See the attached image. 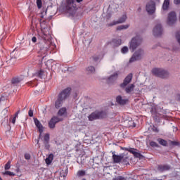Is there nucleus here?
I'll use <instances>...</instances> for the list:
<instances>
[{"label":"nucleus","instance_id":"47","mask_svg":"<svg viewBox=\"0 0 180 180\" xmlns=\"http://www.w3.org/2000/svg\"><path fill=\"white\" fill-rule=\"evenodd\" d=\"M174 3L175 4V5H179L180 4V0H174Z\"/></svg>","mask_w":180,"mask_h":180},{"label":"nucleus","instance_id":"26","mask_svg":"<svg viewBox=\"0 0 180 180\" xmlns=\"http://www.w3.org/2000/svg\"><path fill=\"white\" fill-rule=\"evenodd\" d=\"M123 150H125V151H129V153H131V154H133V155H134L135 153L138 151V150L134 148H124Z\"/></svg>","mask_w":180,"mask_h":180},{"label":"nucleus","instance_id":"5","mask_svg":"<svg viewBox=\"0 0 180 180\" xmlns=\"http://www.w3.org/2000/svg\"><path fill=\"white\" fill-rule=\"evenodd\" d=\"M141 44V39L139 37H135L132 38L130 44H129V50L133 53L139 46Z\"/></svg>","mask_w":180,"mask_h":180},{"label":"nucleus","instance_id":"12","mask_svg":"<svg viewBox=\"0 0 180 180\" xmlns=\"http://www.w3.org/2000/svg\"><path fill=\"white\" fill-rule=\"evenodd\" d=\"M175 22H176V14L175 12L172 11L168 15L167 25H169V26H172Z\"/></svg>","mask_w":180,"mask_h":180},{"label":"nucleus","instance_id":"18","mask_svg":"<svg viewBox=\"0 0 180 180\" xmlns=\"http://www.w3.org/2000/svg\"><path fill=\"white\" fill-rule=\"evenodd\" d=\"M158 169L160 172H165V171H169V169H171V166L169 165H160L158 167Z\"/></svg>","mask_w":180,"mask_h":180},{"label":"nucleus","instance_id":"14","mask_svg":"<svg viewBox=\"0 0 180 180\" xmlns=\"http://www.w3.org/2000/svg\"><path fill=\"white\" fill-rule=\"evenodd\" d=\"M162 26L161 24H158L153 29V34L155 37L161 36V34H162Z\"/></svg>","mask_w":180,"mask_h":180},{"label":"nucleus","instance_id":"36","mask_svg":"<svg viewBox=\"0 0 180 180\" xmlns=\"http://www.w3.org/2000/svg\"><path fill=\"white\" fill-rule=\"evenodd\" d=\"M4 169L6 171H8V169H11V161L8 160L7 163L4 166Z\"/></svg>","mask_w":180,"mask_h":180},{"label":"nucleus","instance_id":"40","mask_svg":"<svg viewBox=\"0 0 180 180\" xmlns=\"http://www.w3.org/2000/svg\"><path fill=\"white\" fill-rule=\"evenodd\" d=\"M91 58L93 59V61H98L99 60V56L98 55H94Z\"/></svg>","mask_w":180,"mask_h":180},{"label":"nucleus","instance_id":"59","mask_svg":"<svg viewBox=\"0 0 180 180\" xmlns=\"http://www.w3.org/2000/svg\"><path fill=\"white\" fill-rule=\"evenodd\" d=\"M0 102H1V99H0Z\"/></svg>","mask_w":180,"mask_h":180},{"label":"nucleus","instance_id":"29","mask_svg":"<svg viewBox=\"0 0 180 180\" xmlns=\"http://www.w3.org/2000/svg\"><path fill=\"white\" fill-rule=\"evenodd\" d=\"M130 25H122L117 27V30H124V29H129Z\"/></svg>","mask_w":180,"mask_h":180},{"label":"nucleus","instance_id":"1","mask_svg":"<svg viewBox=\"0 0 180 180\" xmlns=\"http://www.w3.org/2000/svg\"><path fill=\"white\" fill-rule=\"evenodd\" d=\"M61 12L63 13H68L70 16H75L77 13V4H75V0H66L65 2H63L59 8Z\"/></svg>","mask_w":180,"mask_h":180},{"label":"nucleus","instance_id":"37","mask_svg":"<svg viewBox=\"0 0 180 180\" xmlns=\"http://www.w3.org/2000/svg\"><path fill=\"white\" fill-rule=\"evenodd\" d=\"M42 5H43V3L41 2V0H37V6L38 9H41Z\"/></svg>","mask_w":180,"mask_h":180},{"label":"nucleus","instance_id":"54","mask_svg":"<svg viewBox=\"0 0 180 180\" xmlns=\"http://www.w3.org/2000/svg\"><path fill=\"white\" fill-rule=\"evenodd\" d=\"M0 180H4V179H2V177H1V176H0Z\"/></svg>","mask_w":180,"mask_h":180},{"label":"nucleus","instance_id":"35","mask_svg":"<svg viewBox=\"0 0 180 180\" xmlns=\"http://www.w3.org/2000/svg\"><path fill=\"white\" fill-rule=\"evenodd\" d=\"M150 147H156V148H158V147H160V145H158L157 142L153 141L150 142Z\"/></svg>","mask_w":180,"mask_h":180},{"label":"nucleus","instance_id":"34","mask_svg":"<svg viewBox=\"0 0 180 180\" xmlns=\"http://www.w3.org/2000/svg\"><path fill=\"white\" fill-rule=\"evenodd\" d=\"M3 175H8L9 176H15V173L10 172V171H6L5 172H3Z\"/></svg>","mask_w":180,"mask_h":180},{"label":"nucleus","instance_id":"6","mask_svg":"<svg viewBox=\"0 0 180 180\" xmlns=\"http://www.w3.org/2000/svg\"><path fill=\"white\" fill-rule=\"evenodd\" d=\"M105 116L106 114L103 111H95L89 116V120L92 122L93 120H96L98 119H103Z\"/></svg>","mask_w":180,"mask_h":180},{"label":"nucleus","instance_id":"51","mask_svg":"<svg viewBox=\"0 0 180 180\" xmlns=\"http://www.w3.org/2000/svg\"><path fill=\"white\" fill-rule=\"evenodd\" d=\"M82 1H84V0H76V2H77L78 4H79L80 2H82Z\"/></svg>","mask_w":180,"mask_h":180},{"label":"nucleus","instance_id":"57","mask_svg":"<svg viewBox=\"0 0 180 180\" xmlns=\"http://www.w3.org/2000/svg\"><path fill=\"white\" fill-rule=\"evenodd\" d=\"M37 144H39V140L37 141Z\"/></svg>","mask_w":180,"mask_h":180},{"label":"nucleus","instance_id":"2","mask_svg":"<svg viewBox=\"0 0 180 180\" xmlns=\"http://www.w3.org/2000/svg\"><path fill=\"white\" fill-rule=\"evenodd\" d=\"M71 95V87H68L60 91L58 96L57 99L55 101V108L56 109H60L61 106H63V103H64V101L67 99V98L70 97Z\"/></svg>","mask_w":180,"mask_h":180},{"label":"nucleus","instance_id":"28","mask_svg":"<svg viewBox=\"0 0 180 180\" xmlns=\"http://www.w3.org/2000/svg\"><path fill=\"white\" fill-rule=\"evenodd\" d=\"M67 113V108H60L58 112V116H63V115H65Z\"/></svg>","mask_w":180,"mask_h":180},{"label":"nucleus","instance_id":"9","mask_svg":"<svg viewBox=\"0 0 180 180\" xmlns=\"http://www.w3.org/2000/svg\"><path fill=\"white\" fill-rule=\"evenodd\" d=\"M131 79H133V74L129 73L124 79L123 82L120 84V88L124 89L130 82H131Z\"/></svg>","mask_w":180,"mask_h":180},{"label":"nucleus","instance_id":"38","mask_svg":"<svg viewBox=\"0 0 180 180\" xmlns=\"http://www.w3.org/2000/svg\"><path fill=\"white\" fill-rule=\"evenodd\" d=\"M113 43H115V44H116V46H120V44H122V39H114Z\"/></svg>","mask_w":180,"mask_h":180},{"label":"nucleus","instance_id":"27","mask_svg":"<svg viewBox=\"0 0 180 180\" xmlns=\"http://www.w3.org/2000/svg\"><path fill=\"white\" fill-rule=\"evenodd\" d=\"M168 8H169V0H165L162 5V9L163 11H167Z\"/></svg>","mask_w":180,"mask_h":180},{"label":"nucleus","instance_id":"56","mask_svg":"<svg viewBox=\"0 0 180 180\" xmlns=\"http://www.w3.org/2000/svg\"><path fill=\"white\" fill-rule=\"evenodd\" d=\"M141 8H139V11H141Z\"/></svg>","mask_w":180,"mask_h":180},{"label":"nucleus","instance_id":"44","mask_svg":"<svg viewBox=\"0 0 180 180\" xmlns=\"http://www.w3.org/2000/svg\"><path fill=\"white\" fill-rule=\"evenodd\" d=\"M32 43H36V41H37V38L36 37H33L32 38Z\"/></svg>","mask_w":180,"mask_h":180},{"label":"nucleus","instance_id":"48","mask_svg":"<svg viewBox=\"0 0 180 180\" xmlns=\"http://www.w3.org/2000/svg\"><path fill=\"white\" fill-rule=\"evenodd\" d=\"M43 13H44V12H42L41 14V19H45L46 20V18H44V15H43Z\"/></svg>","mask_w":180,"mask_h":180},{"label":"nucleus","instance_id":"58","mask_svg":"<svg viewBox=\"0 0 180 180\" xmlns=\"http://www.w3.org/2000/svg\"><path fill=\"white\" fill-rule=\"evenodd\" d=\"M156 1H160V0H156Z\"/></svg>","mask_w":180,"mask_h":180},{"label":"nucleus","instance_id":"24","mask_svg":"<svg viewBox=\"0 0 180 180\" xmlns=\"http://www.w3.org/2000/svg\"><path fill=\"white\" fill-rule=\"evenodd\" d=\"M169 143V146L171 147H180V142L179 141H172V140H168Z\"/></svg>","mask_w":180,"mask_h":180},{"label":"nucleus","instance_id":"4","mask_svg":"<svg viewBox=\"0 0 180 180\" xmlns=\"http://www.w3.org/2000/svg\"><path fill=\"white\" fill-rule=\"evenodd\" d=\"M152 74L155 75V77H158L159 78H167L168 77V72L158 68H155L152 69Z\"/></svg>","mask_w":180,"mask_h":180},{"label":"nucleus","instance_id":"46","mask_svg":"<svg viewBox=\"0 0 180 180\" xmlns=\"http://www.w3.org/2000/svg\"><path fill=\"white\" fill-rule=\"evenodd\" d=\"M19 113H20V110H18V111H17V112L15 113L14 117H15V119H16V117H18Z\"/></svg>","mask_w":180,"mask_h":180},{"label":"nucleus","instance_id":"41","mask_svg":"<svg viewBox=\"0 0 180 180\" xmlns=\"http://www.w3.org/2000/svg\"><path fill=\"white\" fill-rule=\"evenodd\" d=\"M24 158L25 160H30V158H32V156L29 153H25L24 155Z\"/></svg>","mask_w":180,"mask_h":180},{"label":"nucleus","instance_id":"45","mask_svg":"<svg viewBox=\"0 0 180 180\" xmlns=\"http://www.w3.org/2000/svg\"><path fill=\"white\" fill-rule=\"evenodd\" d=\"M11 123H13V124H15V123H16V118L15 117L11 119Z\"/></svg>","mask_w":180,"mask_h":180},{"label":"nucleus","instance_id":"43","mask_svg":"<svg viewBox=\"0 0 180 180\" xmlns=\"http://www.w3.org/2000/svg\"><path fill=\"white\" fill-rule=\"evenodd\" d=\"M28 115H29L30 117H33V110H30L28 111Z\"/></svg>","mask_w":180,"mask_h":180},{"label":"nucleus","instance_id":"39","mask_svg":"<svg viewBox=\"0 0 180 180\" xmlns=\"http://www.w3.org/2000/svg\"><path fill=\"white\" fill-rule=\"evenodd\" d=\"M122 53L123 54H126V53H127V51H129V48H127V46H124L122 50H121Z\"/></svg>","mask_w":180,"mask_h":180},{"label":"nucleus","instance_id":"3","mask_svg":"<svg viewBox=\"0 0 180 180\" xmlns=\"http://www.w3.org/2000/svg\"><path fill=\"white\" fill-rule=\"evenodd\" d=\"M38 47H39V54L43 58L47 56V52L49 51V49H50V45H49L46 41H43L42 42H39L38 44Z\"/></svg>","mask_w":180,"mask_h":180},{"label":"nucleus","instance_id":"22","mask_svg":"<svg viewBox=\"0 0 180 180\" xmlns=\"http://www.w3.org/2000/svg\"><path fill=\"white\" fill-rule=\"evenodd\" d=\"M54 158V155L53 153H51L48 158H46L45 162L47 165H50L51 162H53V160Z\"/></svg>","mask_w":180,"mask_h":180},{"label":"nucleus","instance_id":"21","mask_svg":"<svg viewBox=\"0 0 180 180\" xmlns=\"http://www.w3.org/2000/svg\"><path fill=\"white\" fill-rule=\"evenodd\" d=\"M117 73H114L108 79V84H112V82H115V81L117 79Z\"/></svg>","mask_w":180,"mask_h":180},{"label":"nucleus","instance_id":"19","mask_svg":"<svg viewBox=\"0 0 180 180\" xmlns=\"http://www.w3.org/2000/svg\"><path fill=\"white\" fill-rule=\"evenodd\" d=\"M135 85L133 84H131L127 86H125V88H124L126 94H131V92H133V91H134V88H135Z\"/></svg>","mask_w":180,"mask_h":180},{"label":"nucleus","instance_id":"17","mask_svg":"<svg viewBox=\"0 0 180 180\" xmlns=\"http://www.w3.org/2000/svg\"><path fill=\"white\" fill-rule=\"evenodd\" d=\"M23 81V78L19 77H14L11 79V84L13 86H17L18 84H20Z\"/></svg>","mask_w":180,"mask_h":180},{"label":"nucleus","instance_id":"15","mask_svg":"<svg viewBox=\"0 0 180 180\" xmlns=\"http://www.w3.org/2000/svg\"><path fill=\"white\" fill-rule=\"evenodd\" d=\"M34 122L35 126H36V127H37L38 131L39 133V139H41V134H43V125L41 124V123L40 122V121H39V120L37 118H34Z\"/></svg>","mask_w":180,"mask_h":180},{"label":"nucleus","instance_id":"53","mask_svg":"<svg viewBox=\"0 0 180 180\" xmlns=\"http://www.w3.org/2000/svg\"><path fill=\"white\" fill-rule=\"evenodd\" d=\"M153 119L156 120V119H157V117H153Z\"/></svg>","mask_w":180,"mask_h":180},{"label":"nucleus","instance_id":"8","mask_svg":"<svg viewBox=\"0 0 180 180\" xmlns=\"http://www.w3.org/2000/svg\"><path fill=\"white\" fill-rule=\"evenodd\" d=\"M63 118H60L57 116L52 117L48 123L49 129H55L56 124L59 122H63Z\"/></svg>","mask_w":180,"mask_h":180},{"label":"nucleus","instance_id":"30","mask_svg":"<svg viewBox=\"0 0 180 180\" xmlns=\"http://www.w3.org/2000/svg\"><path fill=\"white\" fill-rule=\"evenodd\" d=\"M36 75L38 78H41V79H43V77H44V72L41 70L36 73Z\"/></svg>","mask_w":180,"mask_h":180},{"label":"nucleus","instance_id":"16","mask_svg":"<svg viewBox=\"0 0 180 180\" xmlns=\"http://www.w3.org/2000/svg\"><path fill=\"white\" fill-rule=\"evenodd\" d=\"M112 160L114 164H119L122 162V159L123 158V154L116 155V152H112Z\"/></svg>","mask_w":180,"mask_h":180},{"label":"nucleus","instance_id":"25","mask_svg":"<svg viewBox=\"0 0 180 180\" xmlns=\"http://www.w3.org/2000/svg\"><path fill=\"white\" fill-rule=\"evenodd\" d=\"M129 157L122 154V158L121 160L122 164H124V165H129Z\"/></svg>","mask_w":180,"mask_h":180},{"label":"nucleus","instance_id":"33","mask_svg":"<svg viewBox=\"0 0 180 180\" xmlns=\"http://www.w3.org/2000/svg\"><path fill=\"white\" fill-rule=\"evenodd\" d=\"M86 71H88V72H90L91 74H92V72H95V67L89 66L86 68Z\"/></svg>","mask_w":180,"mask_h":180},{"label":"nucleus","instance_id":"31","mask_svg":"<svg viewBox=\"0 0 180 180\" xmlns=\"http://www.w3.org/2000/svg\"><path fill=\"white\" fill-rule=\"evenodd\" d=\"M77 175L79 177L85 176L86 175V172H85V170H79L77 172Z\"/></svg>","mask_w":180,"mask_h":180},{"label":"nucleus","instance_id":"42","mask_svg":"<svg viewBox=\"0 0 180 180\" xmlns=\"http://www.w3.org/2000/svg\"><path fill=\"white\" fill-rule=\"evenodd\" d=\"M152 130L155 133H158L160 131V129H158V128L157 127H155V126L153 127Z\"/></svg>","mask_w":180,"mask_h":180},{"label":"nucleus","instance_id":"23","mask_svg":"<svg viewBox=\"0 0 180 180\" xmlns=\"http://www.w3.org/2000/svg\"><path fill=\"white\" fill-rule=\"evenodd\" d=\"M157 141L159 143V144H160V146H163V147L168 146V142L165 139L158 138Z\"/></svg>","mask_w":180,"mask_h":180},{"label":"nucleus","instance_id":"10","mask_svg":"<svg viewBox=\"0 0 180 180\" xmlns=\"http://www.w3.org/2000/svg\"><path fill=\"white\" fill-rule=\"evenodd\" d=\"M127 19V16L126 15H123L117 21H113L112 22L108 23L106 26L107 27H112V26H116V25H120V23H124Z\"/></svg>","mask_w":180,"mask_h":180},{"label":"nucleus","instance_id":"50","mask_svg":"<svg viewBox=\"0 0 180 180\" xmlns=\"http://www.w3.org/2000/svg\"><path fill=\"white\" fill-rule=\"evenodd\" d=\"M177 100L180 102V94H177Z\"/></svg>","mask_w":180,"mask_h":180},{"label":"nucleus","instance_id":"20","mask_svg":"<svg viewBox=\"0 0 180 180\" xmlns=\"http://www.w3.org/2000/svg\"><path fill=\"white\" fill-rule=\"evenodd\" d=\"M116 102L118 105H126V103H127V100L123 99L122 96H117L116 98Z\"/></svg>","mask_w":180,"mask_h":180},{"label":"nucleus","instance_id":"7","mask_svg":"<svg viewBox=\"0 0 180 180\" xmlns=\"http://www.w3.org/2000/svg\"><path fill=\"white\" fill-rule=\"evenodd\" d=\"M143 54H144V51H143V49H138L129 59V63H134V61L141 60V58H143Z\"/></svg>","mask_w":180,"mask_h":180},{"label":"nucleus","instance_id":"55","mask_svg":"<svg viewBox=\"0 0 180 180\" xmlns=\"http://www.w3.org/2000/svg\"><path fill=\"white\" fill-rule=\"evenodd\" d=\"M82 180H86V179H85V178H83Z\"/></svg>","mask_w":180,"mask_h":180},{"label":"nucleus","instance_id":"32","mask_svg":"<svg viewBox=\"0 0 180 180\" xmlns=\"http://www.w3.org/2000/svg\"><path fill=\"white\" fill-rule=\"evenodd\" d=\"M139 150H136L135 152V153H134V157H135L136 158H139V160H141L144 156H143V155H141V153L138 152Z\"/></svg>","mask_w":180,"mask_h":180},{"label":"nucleus","instance_id":"13","mask_svg":"<svg viewBox=\"0 0 180 180\" xmlns=\"http://www.w3.org/2000/svg\"><path fill=\"white\" fill-rule=\"evenodd\" d=\"M42 141L44 143L45 150H50V134H45Z\"/></svg>","mask_w":180,"mask_h":180},{"label":"nucleus","instance_id":"11","mask_svg":"<svg viewBox=\"0 0 180 180\" xmlns=\"http://www.w3.org/2000/svg\"><path fill=\"white\" fill-rule=\"evenodd\" d=\"M146 11L149 15H153L155 12V2L149 1L146 5Z\"/></svg>","mask_w":180,"mask_h":180},{"label":"nucleus","instance_id":"52","mask_svg":"<svg viewBox=\"0 0 180 180\" xmlns=\"http://www.w3.org/2000/svg\"><path fill=\"white\" fill-rule=\"evenodd\" d=\"M46 13H47V9H46V11H45V14H46Z\"/></svg>","mask_w":180,"mask_h":180},{"label":"nucleus","instance_id":"49","mask_svg":"<svg viewBox=\"0 0 180 180\" xmlns=\"http://www.w3.org/2000/svg\"><path fill=\"white\" fill-rule=\"evenodd\" d=\"M46 22V20L39 19V22H40V23H43V22Z\"/></svg>","mask_w":180,"mask_h":180}]
</instances>
